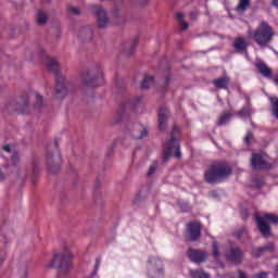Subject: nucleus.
<instances>
[{"label":"nucleus","mask_w":278,"mask_h":278,"mask_svg":"<svg viewBox=\"0 0 278 278\" xmlns=\"http://www.w3.org/2000/svg\"><path fill=\"white\" fill-rule=\"evenodd\" d=\"M105 81L103 68L99 64L91 65L80 74L81 93L92 99L94 90L101 88Z\"/></svg>","instance_id":"obj_1"},{"label":"nucleus","mask_w":278,"mask_h":278,"mask_svg":"<svg viewBox=\"0 0 278 278\" xmlns=\"http://www.w3.org/2000/svg\"><path fill=\"white\" fill-rule=\"evenodd\" d=\"M73 254L71 251L65 250L53 254L52 261L48 264V268H56L58 278L71 277V262Z\"/></svg>","instance_id":"obj_2"},{"label":"nucleus","mask_w":278,"mask_h":278,"mask_svg":"<svg viewBox=\"0 0 278 278\" xmlns=\"http://www.w3.org/2000/svg\"><path fill=\"white\" fill-rule=\"evenodd\" d=\"M233 169L227 162L213 163L208 169L204 173V179L206 184H218L231 176Z\"/></svg>","instance_id":"obj_3"},{"label":"nucleus","mask_w":278,"mask_h":278,"mask_svg":"<svg viewBox=\"0 0 278 278\" xmlns=\"http://www.w3.org/2000/svg\"><path fill=\"white\" fill-rule=\"evenodd\" d=\"M248 36L249 38H253L260 47H266L273 40L275 31H273L268 23L262 22L254 31H249Z\"/></svg>","instance_id":"obj_4"},{"label":"nucleus","mask_w":278,"mask_h":278,"mask_svg":"<svg viewBox=\"0 0 278 278\" xmlns=\"http://www.w3.org/2000/svg\"><path fill=\"white\" fill-rule=\"evenodd\" d=\"M179 134V127L177 125H174L170 141L168 142L166 149L163 152V162H168L169 157H177V160L181 157V148L179 147V143H177Z\"/></svg>","instance_id":"obj_5"},{"label":"nucleus","mask_w":278,"mask_h":278,"mask_svg":"<svg viewBox=\"0 0 278 278\" xmlns=\"http://www.w3.org/2000/svg\"><path fill=\"white\" fill-rule=\"evenodd\" d=\"M75 90V87L66 80V77L59 76L56 78V85H55V94L58 99H64V97H68V94H73Z\"/></svg>","instance_id":"obj_6"},{"label":"nucleus","mask_w":278,"mask_h":278,"mask_svg":"<svg viewBox=\"0 0 278 278\" xmlns=\"http://www.w3.org/2000/svg\"><path fill=\"white\" fill-rule=\"evenodd\" d=\"M266 220L274 223V225H278V216L274 214H265L264 217L256 216L257 227L262 236L268 238V236H270V226L266 224Z\"/></svg>","instance_id":"obj_7"},{"label":"nucleus","mask_w":278,"mask_h":278,"mask_svg":"<svg viewBox=\"0 0 278 278\" xmlns=\"http://www.w3.org/2000/svg\"><path fill=\"white\" fill-rule=\"evenodd\" d=\"M91 10L96 15L99 29H105V27L110 25V15L108 14V11L99 4L91 5Z\"/></svg>","instance_id":"obj_8"},{"label":"nucleus","mask_w":278,"mask_h":278,"mask_svg":"<svg viewBox=\"0 0 278 278\" xmlns=\"http://www.w3.org/2000/svg\"><path fill=\"white\" fill-rule=\"evenodd\" d=\"M203 226L201 225V222H189L187 224V241L188 242H197L199 238H201V229Z\"/></svg>","instance_id":"obj_9"},{"label":"nucleus","mask_w":278,"mask_h":278,"mask_svg":"<svg viewBox=\"0 0 278 278\" xmlns=\"http://www.w3.org/2000/svg\"><path fill=\"white\" fill-rule=\"evenodd\" d=\"M27 108H29L28 96H22L16 102H10L9 105H7V110H15L16 112H20V114H25Z\"/></svg>","instance_id":"obj_10"},{"label":"nucleus","mask_w":278,"mask_h":278,"mask_svg":"<svg viewBox=\"0 0 278 278\" xmlns=\"http://www.w3.org/2000/svg\"><path fill=\"white\" fill-rule=\"evenodd\" d=\"M251 166L254 170H264L270 168V165L262 154L253 153L251 159Z\"/></svg>","instance_id":"obj_11"},{"label":"nucleus","mask_w":278,"mask_h":278,"mask_svg":"<svg viewBox=\"0 0 278 278\" xmlns=\"http://www.w3.org/2000/svg\"><path fill=\"white\" fill-rule=\"evenodd\" d=\"M187 255L194 264H203L207 260V253L203 250L189 249Z\"/></svg>","instance_id":"obj_12"},{"label":"nucleus","mask_w":278,"mask_h":278,"mask_svg":"<svg viewBox=\"0 0 278 278\" xmlns=\"http://www.w3.org/2000/svg\"><path fill=\"white\" fill-rule=\"evenodd\" d=\"M60 163H61L60 155L54 159L53 153L51 152L47 153V164L51 175H58V173H60Z\"/></svg>","instance_id":"obj_13"},{"label":"nucleus","mask_w":278,"mask_h":278,"mask_svg":"<svg viewBox=\"0 0 278 278\" xmlns=\"http://www.w3.org/2000/svg\"><path fill=\"white\" fill-rule=\"evenodd\" d=\"M168 118H170V112L166 106H162L159 111V129L161 131H164V129H166Z\"/></svg>","instance_id":"obj_14"},{"label":"nucleus","mask_w":278,"mask_h":278,"mask_svg":"<svg viewBox=\"0 0 278 278\" xmlns=\"http://www.w3.org/2000/svg\"><path fill=\"white\" fill-rule=\"evenodd\" d=\"M130 135L135 140H142L149 136V129L142 125H136L130 130Z\"/></svg>","instance_id":"obj_15"},{"label":"nucleus","mask_w":278,"mask_h":278,"mask_svg":"<svg viewBox=\"0 0 278 278\" xmlns=\"http://www.w3.org/2000/svg\"><path fill=\"white\" fill-rule=\"evenodd\" d=\"M47 68L49 73H53V75H56V77H60V60L58 58H50L47 61Z\"/></svg>","instance_id":"obj_16"},{"label":"nucleus","mask_w":278,"mask_h":278,"mask_svg":"<svg viewBox=\"0 0 278 278\" xmlns=\"http://www.w3.org/2000/svg\"><path fill=\"white\" fill-rule=\"evenodd\" d=\"M111 14H112L113 23H115V25H125V15L123 14V11L121 10V8L114 7L112 9Z\"/></svg>","instance_id":"obj_17"},{"label":"nucleus","mask_w":278,"mask_h":278,"mask_svg":"<svg viewBox=\"0 0 278 278\" xmlns=\"http://www.w3.org/2000/svg\"><path fill=\"white\" fill-rule=\"evenodd\" d=\"M93 37H94V31L90 26L83 27L78 34V38L80 40H84V42H90Z\"/></svg>","instance_id":"obj_18"},{"label":"nucleus","mask_w":278,"mask_h":278,"mask_svg":"<svg viewBox=\"0 0 278 278\" xmlns=\"http://www.w3.org/2000/svg\"><path fill=\"white\" fill-rule=\"evenodd\" d=\"M226 257L235 264H240V262H242V250H240L239 248L231 249Z\"/></svg>","instance_id":"obj_19"},{"label":"nucleus","mask_w":278,"mask_h":278,"mask_svg":"<svg viewBox=\"0 0 278 278\" xmlns=\"http://www.w3.org/2000/svg\"><path fill=\"white\" fill-rule=\"evenodd\" d=\"M255 66L263 77H270L273 75V70H270V67L263 61H258Z\"/></svg>","instance_id":"obj_20"},{"label":"nucleus","mask_w":278,"mask_h":278,"mask_svg":"<svg viewBox=\"0 0 278 278\" xmlns=\"http://www.w3.org/2000/svg\"><path fill=\"white\" fill-rule=\"evenodd\" d=\"M213 85L218 89L227 90L229 87V77H220L213 80Z\"/></svg>","instance_id":"obj_21"},{"label":"nucleus","mask_w":278,"mask_h":278,"mask_svg":"<svg viewBox=\"0 0 278 278\" xmlns=\"http://www.w3.org/2000/svg\"><path fill=\"white\" fill-rule=\"evenodd\" d=\"M233 47L236 51H247L249 43L247 42V39L239 37L235 39Z\"/></svg>","instance_id":"obj_22"},{"label":"nucleus","mask_w":278,"mask_h":278,"mask_svg":"<svg viewBox=\"0 0 278 278\" xmlns=\"http://www.w3.org/2000/svg\"><path fill=\"white\" fill-rule=\"evenodd\" d=\"M155 79L151 75H144L141 80V90H149L152 86H154Z\"/></svg>","instance_id":"obj_23"},{"label":"nucleus","mask_w":278,"mask_h":278,"mask_svg":"<svg viewBox=\"0 0 278 278\" xmlns=\"http://www.w3.org/2000/svg\"><path fill=\"white\" fill-rule=\"evenodd\" d=\"M11 162H13L11 173L18 175V173H21V168L18 167V164H21V155L18 153H14L11 157Z\"/></svg>","instance_id":"obj_24"},{"label":"nucleus","mask_w":278,"mask_h":278,"mask_svg":"<svg viewBox=\"0 0 278 278\" xmlns=\"http://www.w3.org/2000/svg\"><path fill=\"white\" fill-rule=\"evenodd\" d=\"M47 21H49V16L47 15V12L39 10L37 13L38 25H47Z\"/></svg>","instance_id":"obj_25"},{"label":"nucleus","mask_w":278,"mask_h":278,"mask_svg":"<svg viewBox=\"0 0 278 278\" xmlns=\"http://www.w3.org/2000/svg\"><path fill=\"white\" fill-rule=\"evenodd\" d=\"M8 175H10V165L4 164L0 166V181H5V179H8Z\"/></svg>","instance_id":"obj_26"},{"label":"nucleus","mask_w":278,"mask_h":278,"mask_svg":"<svg viewBox=\"0 0 278 278\" xmlns=\"http://www.w3.org/2000/svg\"><path fill=\"white\" fill-rule=\"evenodd\" d=\"M177 21L179 22V25L182 29V31H186L189 27L188 22L185 20L184 13H177L176 14Z\"/></svg>","instance_id":"obj_27"},{"label":"nucleus","mask_w":278,"mask_h":278,"mask_svg":"<svg viewBox=\"0 0 278 278\" xmlns=\"http://www.w3.org/2000/svg\"><path fill=\"white\" fill-rule=\"evenodd\" d=\"M190 276L192 278H210V274L201 269L190 270Z\"/></svg>","instance_id":"obj_28"},{"label":"nucleus","mask_w":278,"mask_h":278,"mask_svg":"<svg viewBox=\"0 0 278 278\" xmlns=\"http://www.w3.org/2000/svg\"><path fill=\"white\" fill-rule=\"evenodd\" d=\"M251 5V0H239L237 5V12H247V9Z\"/></svg>","instance_id":"obj_29"},{"label":"nucleus","mask_w":278,"mask_h":278,"mask_svg":"<svg viewBox=\"0 0 278 278\" xmlns=\"http://www.w3.org/2000/svg\"><path fill=\"white\" fill-rule=\"evenodd\" d=\"M150 263L153 266H156L157 273H159L160 277H162V275H164V271L162 270V261L153 258L150 261Z\"/></svg>","instance_id":"obj_30"},{"label":"nucleus","mask_w":278,"mask_h":278,"mask_svg":"<svg viewBox=\"0 0 278 278\" xmlns=\"http://www.w3.org/2000/svg\"><path fill=\"white\" fill-rule=\"evenodd\" d=\"M68 14L71 16H81V9L78 7H68Z\"/></svg>","instance_id":"obj_31"},{"label":"nucleus","mask_w":278,"mask_h":278,"mask_svg":"<svg viewBox=\"0 0 278 278\" xmlns=\"http://www.w3.org/2000/svg\"><path fill=\"white\" fill-rule=\"evenodd\" d=\"M229 118H231V113H229V112L224 113V114L219 117V119H218V122H217V125H225V124L229 121Z\"/></svg>","instance_id":"obj_32"},{"label":"nucleus","mask_w":278,"mask_h":278,"mask_svg":"<svg viewBox=\"0 0 278 278\" xmlns=\"http://www.w3.org/2000/svg\"><path fill=\"white\" fill-rule=\"evenodd\" d=\"M36 104L35 108L36 110H42L45 108V102H42V96L36 94Z\"/></svg>","instance_id":"obj_33"},{"label":"nucleus","mask_w":278,"mask_h":278,"mask_svg":"<svg viewBox=\"0 0 278 278\" xmlns=\"http://www.w3.org/2000/svg\"><path fill=\"white\" fill-rule=\"evenodd\" d=\"M213 257H220V250H218V242L214 241L212 244Z\"/></svg>","instance_id":"obj_34"},{"label":"nucleus","mask_w":278,"mask_h":278,"mask_svg":"<svg viewBox=\"0 0 278 278\" xmlns=\"http://www.w3.org/2000/svg\"><path fill=\"white\" fill-rule=\"evenodd\" d=\"M243 236H247V229L245 228H240L235 231V238H238L240 240Z\"/></svg>","instance_id":"obj_35"},{"label":"nucleus","mask_w":278,"mask_h":278,"mask_svg":"<svg viewBox=\"0 0 278 278\" xmlns=\"http://www.w3.org/2000/svg\"><path fill=\"white\" fill-rule=\"evenodd\" d=\"M266 251V248H256L253 250L254 257H260L264 252Z\"/></svg>","instance_id":"obj_36"},{"label":"nucleus","mask_w":278,"mask_h":278,"mask_svg":"<svg viewBox=\"0 0 278 278\" xmlns=\"http://www.w3.org/2000/svg\"><path fill=\"white\" fill-rule=\"evenodd\" d=\"M238 116H241L242 118H247V116H251V111L249 109H242Z\"/></svg>","instance_id":"obj_37"},{"label":"nucleus","mask_w":278,"mask_h":278,"mask_svg":"<svg viewBox=\"0 0 278 278\" xmlns=\"http://www.w3.org/2000/svg\"><path fill=\"white\" fill-rule=\"evenodd\" d=\"M124 55H126V58H129V55H134V46L126 47L124 50Z\"/></svg>","instance_id":"obj_38"},{"label":"nucleus","mask_w":278,"mask_h":278,"mask_svg":"<svg viewBox=\"0 0 278 278\" xmlns=\"http://www.w3.org/2000/svg\"><path fill=\"white\" fill-rule=\"evenodd\" d=\"M157 170V163H154L150 166L148 172V177H152V175Z\"/></svg>","instance_id":"obj_39"},{"label":"nucleus","mask_w":278,"mask_h":278,"mask_svg":"<svg viewBox=\"0 0 278 278\" xmlns=\"http://www.w3.org/2000/svg\"><path fill=\"white\" fill-rule=\"evenodd\" d=\"M267 277H268V273L262 271L260 274H256L253 278H267Z\"/></svg>","instance_id":"obj_40"},{"label":"nucleus","mask_w":278,"mask_h":278,"mask_svg":"<svg viewBox=\"0 0 278 278\" xmlns=\"http://www.w3.org/2000/svg\"><path fill=\"white\" fill-rule=\"evenodd\" d=\"M144 198L142 197V194H138L136 198H135V201H134V203L136 204V205H139V203H140V201H142Z\"/></svg>","instance_id":"obj_41"},{"label":"nucleus","mask_w":278,"mask_h":278,"mask_svg":"<svg viewBox=\"0 0 278 278\" xmlns=\"http://www.w3.org/2000/svg\"><path fill=\"white\" fill-rule=\"evenodd\" d=\"M251 140H253V134L248 132V135H247V137H245V142H247V144H250V143H251Z\"/></svg>","instance_id":"obj_42"},{"label":"nucleus","mask_w":278,"mask_h":278,"mask_svg":"<svg viewBox=\"0 0 278 278\" xmlns=\"http://www.w3.org/2000/svg\"><path fill=\"white\" fill-rule=\"evenodd\" d=\"M274 116H276V118H278V101H276L274 103Z\"/></svg>","instance_id":"obj_43"},{"label":"nucleus","mask_w":278,"mask_h":278,"mask_svg":"<svg viewBox=\"0 0 278 278\" xmlns=\"http://www.w3.org/2000/svg\"><path fill=\"white\" fill-rule=\"evenodd\" d=\"M182 212H190V206L187 203H182L180 205Z\"/></svg>","instance_id":"obj_44"},{"label":"nucleus","mask_w":278,"mask_h":278,"mask_svg":"<svg viewBox=\"0 0 278 278\" xmlns=\"http://www.w3.org/2000/svg\"><path fill=\"white\" fill-rule=\"evenodd\" d=\"M197 13L195 12H191L190 13V18L192 20V21H197Z\"/></svg>","instance_id":"obj_45"},{"label":"nucleus","mask_w":278,"mask_h":278,"mask_svg":"<svg viewBox=\"0 0 278 278\" xmlns=\"http://www.w3.org/2000/svg\"><path fill=\"white\" fill-rule=\"evenodd\" d=\"M3 150L7 151V153H10V151H12V147L10 146H4Z\"/></svg>","instance_id":"obj_46"},{"label":"nucleus","mask_w":278,"mask_h":278,"mask_svg":"<svg viewBox=\"0 0 278 278\" xmlns=\"http://www.w3.org/2000/svg\"><path fill=\"white\" fill-rule=\"evenodd\" d=\"M100 264H101V261L97 260V262H96V270H99Z\"/></svg>","instance_id":"obj_47"},{"label":"nucleus","mask_w":278,"mask_h":278,"mask_svg":"<svg viewBox=\"0 0 278 278\" xmlns=\"http://www.w3.org/2000/svg\"><path fill=\"white\" fill-rule=\"evenodd\" d=\"M34 173H38V168L36 166L34 168Z\"/></svg>","instance_id":"obj_48"},{"label":"nucleus","mask_w":278,"mask_h":278,"mask_svg":"<svg viewBox=\"0 0 278 278\" xmlns=\"http://www.w3.org/2000/svg\"><path fill=\"white\" fill-rule=\"evenodd\" d=\"M168 81H169V78H166V79H165V84H168Z\"/></svg>","instance_id":"obj_49"}]
</instances>
